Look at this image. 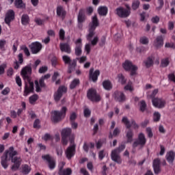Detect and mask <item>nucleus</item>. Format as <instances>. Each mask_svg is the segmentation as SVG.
Returning <instances> with one entry per match:
<instances>
[{
	"mask_svg": "<svg viewBox=\"0 0 175 175\" xmlns=\"http://www.w3.org/2000/svg\"><path fill=\"white\" fill-rule=\"evenodd\" d=\"M17 155V151L14 150V147L11 146L5 152V156L1 157V165L4 169H7L8 167V161H10L12 159V163L14 165L12 167V170L15 172L17 170L18 167H20V165H21V158L13 157Z\"/></svg>",
	"mask_w": 175,
	"mask_h": 175,
	"instance_id": "nucleus-1",
	"label": "nucleus"
},
{
	"mask_svg": "<svg viewBox=\"0 0 175 175\" xmlns=\"http://www.w3.org/2000/svg\"><path fill=\"white\" fill-rule=\"evenodd\" d=\"M21 75L23 80H27L28 81V83L25 84L24 91V96H28L29 94L33 92V82H31V80L29 79L31 75H32V68H31V66H26L24 67L21 72Z\"/></svg>",
	"mask_w": 175,
	"mask_h": 175,
	"instance_id": "nucleus-2",
	"label": "nucleus"
},
{
	"mask_svg": "<svg viewBox=\"0 0 175 175\" xmlns=\"http://www.w3.org/2000/svg\"><path fill=\"white\" fill-rule=\"evenodd\" d=\"M62 135V142L64 146L68 144V140L69 139L71 144L75 143V135H72V129L65 128L63 129L61 133Z\"/></svg>",
	"mask_w": 175,
	"mask_h": 175,
	"instance_id": "nucleus-3",
	"label": "nucleus"
},
{
	"mask_svg": "<svg viewBox=\"0 0 175 175\" xmlns=\"http://www.w3.org/2000/svg\"><path fill=\"white\" fill-rule=\"evenodd\" d=\"M125 144H122L118 148H116L111 151V159L118 165H121L122 163V159H121V156H120V153L122 152V151L125 150Z\"/></svg>",
	"mask_w": 175,
	"mask_h": 175,
	"instance_id": "nucleus-4",
	"label": "nucleus"
},
{
	"mask_svg": "<svg viewBox=\"0 0 175 175\" xmlns=\"http://www.w3.org/2000/svg\"><path fill=\"white\" fill-rule=\"evenodd\" d=\"M66 111L68 108L62 107L61 111H54L52 112V121L53 122H59L63 118L66 117Z\"/></svg>",
	"mask_w": 175,
	"mask_h": 175,
	"instance_id": "nucleus-5",
	"label": "nucleus"
},
{
	"mask_svg": "<svg viewBox=\"0 0 175 175\" xmlns=\"http://www.w3.org/2000/svg\"><path fill=\"white\" fill-rule=\"evenodd\" d=\"M122 122L126 125V128L129 129L126 134V137L127 138L126 143H131L133 142V131L131 129V127L132 126V125H131V122H129V120H128V118L126 117H123Z\"/></svg>",
	"mask_w": 175,
	"mask_h": 175,
	"instance_id": "nucleus-6",
	"label": "nucleus"
},
{
	"mask_svg": "<svg viewBox=\"0 0 175 175\" xmlns=\"http://www.w3.org/2000/svg\"><path fill=\"white\" fill-rule=\"evenodd\" d=\"M97 27H99V20H98V16L95 15L92 17V25L89 27V33L88 34V40H91V38L95 36V30Z\"/></svg>",
	"mask_w": 175,
	"mask_h": 175,
	"instance_id": "nucleus-7",
	"label": "nucleus"
},
{
	"mask_svg": "<svg viewBox=\"0 0 175 175\" xmlns=\"http://www.w3.org/2000/svg\"><path fill=\"white\" fill-rule=\"evenodd\" d=\"M123 68L124 70L126 72H130L131 71V76H135L136 75V71L137 70V66L133 65L132 62L129 60H126L123 64H122Z\"/></svg>",
	"mask_w": 175,
	"mask_h": 175,
	"instance_id": "nucleus-8",
	"label": "nucleus"
},
{
	"mask_svg": "<svg viewBox=\"0 0 175 175\" xmlns=\"http://www.w3.org/2000/svg\"><path fill=\"white\" fill-rule=\"evenodd\" d=\"M147 143L146 135L143 133H140L138 135L137 139L133 143V148H136L138 146H140L141 148H143Z\"/></svg>",
	"mask_w": 175,
	"mask_h": 175,
	"instance_id": "nucleus-9",
	"label": "nucleus"
},
{
	"mask_svg": "<svg viewBox=\"0 0 175 175\" xmlns=\"http://www.w3.org/2000/svg\"><path fill=\"white\" fill-rule=\"evenodd\" d=\"M87 96L91 102H100V96L98 94L95 89H89L87 93Z\"/></svg>",
	"mask_w": 175,
	"mask_h": 175,
	"instance_id": "nucleus-10",
	"label": "nucleus"
},
{
	"mask_svg": "<svg viewBox=\"0 0 175 175\" xmlns=\"http://www.w3.org/2000/svg\"><path fill=\"white\" fill-rule=\"evenodd\" d=\"M44 161L50 170H54L55 169V166H57V161L54 157L50 154H45Z\"/></svg>",
	"mask_w": 175,
	"mask_h": 175,
	"instance_id": "nucleus-11",
	"label": "nucleus"
},
{
	"mask_svg": "<svg viewBox=\"0 0 175 175\" xmlns=\"http://www.w3.org/2000/svg\"><path fill=\"white\" fill-rule=\"evenodd\" d=\"M68 92V88L64 85L59 86L57 91L54 94V100L55 102H59L61 98H62V95L64 94H66Z\"/></svg>",
	"mask_w": 175,
	"mask_h": 175,
	"instance_id": "nucleus-12",
	"label": "nucleus"
},
{
	"mask_svg": "<svg viewBox=\"0 0 175 175\" xmlns=\"http://www.w3.org/2000/svg\"><path fill=\"white\" fill-rule=\"evenodd\" d=\"M112 96L116 102H119L120 103H122V102H125V100H126L125 94L121 91H115Z\"/></svg>",
	"mask_w": 175,
	"mask_h": 175,
	"instance_id": "nucleus-13",
	"label": "nucleus"
},
{
	"mask_svg": "<svg viewBox=\"0 0 175 175\" xmlns=\"http://www.w3.org/2000/svg\"><path fill=\"white\" fill-rule=\"evenodd\" d=\"M116 14L121 18H126L131 15V10L122 7L116 8Z\"/></svg>",
	"mask_w": 175,
	"mask_h": 175,
	"instance_id": "nucleus-14",
	"label": "nucleus"
},
{
	"mask_svg": "<svg viewBox=\"0 0 175 175\" xmlns=\"http://www.w3.org/2000/svg\"><path fill=\"white\" fill-rule=\"evenodd\" d=\"M83 40L81 38H79L75 41V55L77 57H80L81 54L83 53Z\"/></svg>",
	"mask_w": 175,
	"mask_h": 175,
	"instance_id": "nucleus-15",
	"label": "nucleus"
},
{
	"mask_svg": "<svg viewBox=\"0 0 175 175\" xmlns=\"http://www.w3.org/2000/svg\"><path fill=\"white\" fill-rule=\"evenodd\" d=\"M76 154V145H75L74 143L70 146L68 147V148L66 150V157L68 159H72L73 157H75V154Z\"/></svg>",
	"mask_w": 175,
	"mask_h": 175,
	"instance_id": "nucleus-16",
	"label": "nucleus"
},
{
	"mask_svg": "<svg viewBox=\"0 0 175 175\" xmlns=\"http://www.w3.org/2000/svg\"><path fill=\"white\" fill-rule=\"evenodd\" d=\"M94 68H91L89 71V77L93 81V83H96L98 81V77H99L100 75V71L99 70H96L94 72Z\"/></svg>",
	"mask_w": 175,
	"mask_h": 175,
	"instance_id": "nucleus-17",
	"label": "nucleus"
},
{
	"mask_svg": "<svg viewBox=\"0 0 175 175\" xmlns=\"http://www.w3.org/2000/svg\"><path fill=\"white\" fill-rule=\"evenodd\" d=\"M66 10L62 5H58L56 8V14L57 17H59L62 20H65L67 14Z\"/></svg>",
	"mask_w": 175,
	"mask_h": 175,
	"instance_id": "nucleus-18",
	"label": "nucleus"
},
{
	"mask_svg": "<svg viewBox=\"0 0 175 175\" xmlns=\"http://www.w3.org/2000/svg\"><path fill=\"white\" fill-rule=\"evenodd\" d=\"M152 103L154 107H158V109H163L165 105H166V101L162 98H153L152 100Z\"/></svg>",
	"mask_w": 175,
	"mask_h": 175,
	"instance_id": "nucleus-19",
	"label": "nucleus"
},
{
	"mask_svg": "<svg viewBox=\"0 0 175 175\" xmlns=\"http://www.w3.org/2000/svg\"><path fill=\"white\" fill-rule=\"evenodd\" d=\"M154 174H159L161 173V159L159 158L154 159L152 163Z\"/></svg>",
	"mask_w": 175,
	"mask_h": 175,
	"instance_id": "nucleus-20",
	"label": "nucleus"
},
{
	"mask_svg": "<svg viewBox=\"0 0 175 175\" xmlns=\"http://www.w3.org/2000/svg\"><path fill=\"white\" fill-rule=\"evenodd\" d=\"M13 20H14V11L13 10H9L5 14V24L10 25V22L13 21Z\"/></svg>",
	"mask_w": 175,
	"mask_h": 175,
	"instance_id": "nucleus-21",
	"label": "nucleus"
},
{
	"mask_svg": "<svg viewBox=\"0 0 175 175\" xmlns=\"http://www.w3.org/2000/svg\"><path fill=\"white\" fill-rule=\"evenodd\" d=\"M30 49L32 54H38L42 50V44L38 42H33L30 46Z\"/></svg>",
	"mask_w": 175,
	"mask_h": 175,
	"instance_id": "nucleus-22",
	"label": "nucleus"
},
{
	"mask_svg": "<svg viewBox=\"0 0 175 175\" xmlns=\"http://www.w3.org/2000/svg\"><path fill=\"white\" fill-rule=\"evenodd\" d=\"M163 36H158L154 41V46L157 49H161L163 46Z\"/></svg>",
	"mask_w": 175,
	"mask_h": 175,
	"instance_id": "nucleus-23",
	"label": "nucleus"
},
{
	"mask_svg": "<svg viewBox=\"0 0 175 175\" xmlns=\"http://www.w3.org/2000/svg\"><path fill=\"white\" fill-rule=\"evenodd\" d=\"M60 50L62 53H66L67 54H70L72 53L70 45L68 43H61Z\"/></svg>",
	"mask_w": 175,
	"mask_h": 175,
	"instance_id": "nucleus-24",
	"label": "nucleus"
},
{
	"mask_svg": "<svg viewBox=\"0 0 175 175\" xmlns=\"http://www.w3.org/2000/svg\"><path fill=\"white\" fill-rule=\"evenodd\" d=\"M174 152L173 150H170L167 152L165 155V159L168 162V163H173L174 162Z\"/></svg>",
	"mask_w": 175,
	"mask_h": 175,
	"instance_id": "nucleus-25",
	"label": "nucleus"
},
{
	"mask_svg": "<svg viewBox=\"0 0 175 175\" xmlns=\"http://www.w3.org/2000/svg\"><path fill=\"white\" fill-rule=\"evenodd\" d=\"M103 87L104 90H106V91H111V90H113V84L110 80L103 81Z\"/></svg>",
	"mask_w": 175,
	"mask_h": 175,
	"instance_id": "nucleus-26",
	"label": "nucleus"
},
{
	"mask_svg": "<svg viewBox=\"0 0 175 175\" xmlns=\"http://www.w3.org/2000/svg\"><path fill=\"white\" fill-rule=\"evenodd\" d=\"M78 23H84L85 21V14L83 9H80L77 17Z\"/></svg>",
	"mask_w": 175,
	"mask_h": 175,
	"instance_id": "nucleus-27",
	"label": "nucleus"
},
{
	"mask_svg": "<svg viewBox=\"0 0 175 175\" xmlns=\"http://www.w3.org/2000/svg\"><path fill=\"white\" fill-rule=\"evenodd\" d=\"M59 175H70L72 174V169L70 168H67L66 170H64V166H62L59 167Z\"/></svg>",
	"mask_w": 175,
	"mask_h": 175,
	"instance_id": "nucleus-28",
	"label": "nucleus"
},
{
	"mask_svg": "<svg viewBox=\"0 0 175 175\" xmlns=\"http://www.w3.org/2000/svg\"><path fill=\"white\" fill-rule=\"evenodd\" d=\"M109 10L106 6H100L98 8V13L100 16H107Z\"/></svg>",
	"mask_w": 175,
	"mask_h": 175,
	"instance_id": "nucleus-29",
	"label": "nucleus"
},
{
	"mask_svg": "<svg viewBox=\"0 0 175 175\" xmlns=\"http://www.w3.org/2000/svg\"><path fill=\"white\" fill-rule=\"evenodd\" d=\"M79 85H80V79H75L70 84V90H75Z\"/></svg>",
	"mask_w": 175,
	"mask_h": 175,
	"instance_id": "nucleus-30",
	"label": "nucleus"
},
{
	"mask_svg": "<svg viewBox=\"0 0 175 175\" xmlns=\"http://www.w3.org/2000/svg\"><path fill=\"white\" fill-rule=\"evenodd\" d=\"M145 66L146 68H151L152 65H154V60L152 59V57H148L144 62Z\"/></svg>",
	"mask_w": 175,
	"mask_h": 175,
	"instance_id": "nucleus-31",
	"label": "nucleus"
},
{
	"mask_svg": "<svg viewBox=\"0 0 175 175\" xmlns=\"http://www.w3.org/2000/svg\"><path fill=\"white\" fill-rule=\"evenodd\" d=\"M21 23L23 25H28L29 24V16L26 14L22 15Z\"/></svg>",
	"mask_w": 175,
	"mask_h": 175,
	"instance_id": "nucleus-32",
	"label": "nucleus"
},
{
	"mask_svg": "<svg viewBox=\"0 0 175 175\" xmlns=\"http://www.w3.org/2000/svg\"><path fill=\"white\" fill-rule=\"evenodd\" d=\"M88 35L86 36V39L88 42H91L92 46H96V44H98V42H99V38L98 36L94 37L93 40V37H92L90 40H88Z\"/></svg>",
	"mask_w": 175,
	"mask_h": 175,
	"instance_id": "nucleus-33",
	"label": "nucleus"
},
{
	"mask_svg": "<svg viewBox=\"0 0 175 175\" xmlns=\"http://www.w3.org/2000/svg\"><path fill=\"white\" fill-rule=\"evenodd\" d=\"M146 109H147V103H146L145 100H142L139 102V110L142 113H144Z\"/></svg>",
	"mask_w": 175,
	"mask_h": 175,
	"instance_id": "nucleus-34",
	"label": "nucleus"
},
{
	"mask_svg": "<svg viewBox=\"0 0 175 175\" xmlns=\"http://www.w3.org/2000/svg\"><path fill=\"white\" fill-rule=\"evenodd\" d=\"M118 78L119 83H120L122 85L126 83V79H125V77H124L122 74H118Z\"/></svg>",
	"mask_w": 175,
	"mask_h": 175,
	"instance_id": "nucleus-35",
	"label": "nucleus"
},
{
	"mask_svg": "<svg viewBox=\"0 0 175 175\" xmlns=\"http://www.w3.org/2000/svg\"><path fill=\"white\" fill-rule=\"evenodd\" d=\"M51 62L52 66H53L54 68H55V66H57V65H59V62L58 60V57H57L55 56H53L51 58Z\"/></svg>",
	"mask_w": 175,
	"mask_h": 175,
	"instance_id": "nucleus-36",
	"label": "nucleus"
},
{
	"mask_svg": "<svg viewBox=\"0 0 175 175\" xmlns=\"http://www.w3.org/2000/svg\"><path fill=\"white\" fill-rule=\"evenodd\" d=\"M169 64H170V60H169V57H165L161 59V66L163 68H166L169 66Z\"/></svg>",
	"mask_w": 175,
	"mask_h": 175,
	"instance_id": "nucleus-37",
	"label": "nucleus"
},
{
	"mask_svg": "<svg viewBox=\"0 0 175 175\" xmlns=\"http://www.w3.org/2000/svg\"><path fill=\"white\" fill-rule=\"evenodd\" d=\"M31 172V167L27 165H24L22 166V172L23 174H28Z\"/></svg>",
	"mask_w": 175,
	"mask_h": 175,
	"instance_id": "nucleus-38",
	"label": "nucleus"
},
{
	"mask_svg": "<svg viewBox=\"0 0 175 175\" xmlns=\"http://www.w3.org/2000/svg\"><path fill=\"white\" fill-rule=\"evenodd\" d=\"M139 6H140V1H139V0H135L133 1V3H132L133 10H137Z\"/></svg>",
	"mask_w": 175,
	"mask_h": 175,
	"instance_id": "nucleus-39",
	"label": "nucleus"
},
{
	"mask_svg": "<svg viewBox=\"0 0 175 175\" xmlns=\"http://www.w3.org/2000/svg\"><path fill=\"white\" fill-rule=\"evenodd\" d=\"M160 120H161V113H159V112H154L153 114L154 122H159Z\"/></svg>",
	"mask_w": 175,
	"mask_h": 175,
	"instance_id": "nucleus-40",
	"label": "nucleus"
},
{
	"mask_svg": "<svg viewBox=\"0 0 175 175\" xmlns=\"http://www.w3.org/2000/svg\"><path fill=\"white\" fill-rule=\"evenodd\" d=\"M62 59H63L64 64H66V65H69V64H70L72 62V59L68 55L62 56Z\"/></svg>",
	"mask_w": 175,
	"mask_h": 175,
	"instance_id": "nucleus-41",
	"label": "nucleus"
},
{
	"mask_svg": "<svg viewBox=\"0 0 175 175\" xmlns=\"http://www.w3.org/2000/svg\"><path fill=\"white\" fill-rule=\"evenodd\" d=\"M21 50H23V53H25V55L27 57H29L31 55V53H29V49H28V47L23 45L21 47Z\"/></svg>",
	"mask_w": 175,
	"mask_h": 175,
	"instance_id": "nucleus-42",
	"label": "nucleus"
},
{
	"mask_svg": "<svg viewBox=\"0 0 175 175\" xmlns=\"http://www.w3.org/2000/svg\"><path fill=\"white\" fill-rule=\"evenodd\" d=\"M15 6L18 8H24V3H23V0H15Z\"/></svg>",
	"mask_w": 175,
	"mask_h": 175,
	"instance_id": "nucleus-43",
	"label": "nucleus"
},
{
	"mask_svg": "<svg viewBox=\"0 0 175 175\" xmlns=\"http://www.w3.org/2000/svg\"><path fill=\"white\" fill-rule=\"evenodd\" d=\"M37 100H38V95L36 94H34L29 97V103H31V105H33V103H35V102H36Z\"/></svg>",
	"mask_w": 175,
	"mask_h": 175,
	"instance_id": "nucleus-44",
	"label": "nucleus"
},
{
	"mask_svg": "<svg viewBox=\"0 0 175 175\" xmlns=\"http://www.w3.org/2000/svg\"><path fill=\"white\" fill-rule=\"evenodd\" d=\"M146 133L150 139L154 136V134L152 133V129L150 127L146 128Z\"/></svg>",
	"mask_w": 175,
	"mask_h": 175,
	"instance_id": "nucleus-45",
	"label": "nucleus"
},
{
	"mask_svg": "<svg viewBox=\"0 0 175 175\" xmlns=\"http://www.w3.org/2000/svg\"><path fill=\"white\" fill-rule=\"evenodd\" d=\"M139 42L142 43V44H148V38H147L146 36L142 37Z\"/></svg>",
	"mask_w": 175,
	"mask_h": 175,
	"instance_id": "nucleus-46",
	"label": "nucleus"
},
{
	"mask_svg": "<svg viewBox=\"0 0 175 175\" xmlns=\"http://www.w3.org/2000/svg\"><path fill=\"white\" fill-rule=\"evenodd\" d=\"M76 118H77V114H76L75 112H72L70 115V122L76 121Z\"/></svg>",
	"mask_w": 175,
	"mask_h": 175,
	"instance_id": "nucleus-47",
	"label": "nucleus"
},
{
	"mask_svg": "<svg viewBox=\"0 0 175 175\" xmlns=\"http://www.w3.org/2000/svg\"><path fill=\"white\" fill-rule=\"evenodd\" d=\"M105 43H106V37H105L103 36L101 37L98 44H99L100 47H103V46H105Z\"/></svg>",
	"mask_w": 175,
	"mask_h": 175,
	"instance_id": "nucleus-48",
	"label": "nucleus"
},
{
	"mask_svg": "<svg viewBox=\"0 0 175 175\" xmlns=\"http://www.w3.org/2000/svg\"><path fill=\"white\" fill-rule=\"evenodd\" d=\"M165 47H166L167 49H173L174 50L175 44H174V42H166Z\"/></svg>",
	"mask_w": 175,
	"mask_h": 175,
	"instance_id": "nucleus-49",
	"label": "nucleus"
},
{
	"mask_svg": "<svg viewBox=\"0 0 175 175\" xmlns=\"http://www.w3.org/2000/svg\"><path fill=\"white\" fill-rule=\"evenodd\" d=\"M6 64L3 63L0 65V75H3L5 73V69H6Z\"/></svg>",
	"mask_w": 175,
	"mask_h": 175,
	"instance_id": "nucleus-50",
	"label": "nucleus"
},
{
	"mask_svg": "<svg viewBox=\"0 0 175 175\" xmlns=\"http://www.w3.org/2000/svg\"><path fill=\"white\" fill-rule=\"evenodd\" d=\"M69 66L71 68H76V66L77 65V59H74L72 61L71 60L70 64H68Z\"/></svg>",
	"mask_w": 175,
	"mask_h": 175,
	"instance_id": "nucleus-51",
	"label": "nucleus"
},
{
	"mask_svg": "<svg viewBox=\"0 0 175 175\" xmlns=\"http://www.w3.org/2000/svg\"><path fill=\"white\" fill-rule=\"evenodd\" d=\"M59 35L61 40H64V39H65V30H64L63 29H61L59 30Z\"/></svg>",
	"mask_w": 175,
	"mask_h": 175,
	"instance_id": "nucleus-52",
	"label": "nucleus"
},
{
	"mask_svg": "<svg viewBox=\"0 0 175 175\" xmlns=\"http://www.w3.org/2000/svg\"><path fill=\"white\" fill-rule=\"evenodd\" d=\"M125 91H130L132 92L133 91V87H132V84L128 83L126 86H124Z\"/></svg>",
	"mask_w": 175,
	"mask_h": 175,
	"instance_id": "nucleus-53",
	"label": "nucleus"
},
{
	"mask_svg": "<svg viewBox=\"0 0 175 175\" xmlns=\"http://www.w3.org/2000/svg\"><path fill=\"white\" fill-rule=\"evenodd\" d=\"M105 157H106V154H105V150H100L98 152V159H100V161H103Z\"/></svg>",
	"mask_w": 175,
	"mask_h": 175,
	"instance_id": "nucleus-54",
	"label": "nucleus"
},
{
	"mask_svg": "<svg viewBox=\"0 0 175 175\" xmlns=\"http://www.w3.org/2000/svg\"><path fill=\"white\" fill-rule=\"evenodd\" d=\"M168 80L170 81H172V83H175V75L174 73H170L167 76Z\"/></svg>",
	"mask_w": 175,
	"mask_h": 175,
	"instance_id": "nucleus-55",
	"label": "nucleus"
},
{
	"mask_svg": "<svg viewBox=\"0 0 175 175\" xmlns=\"http://www.w3.org/2000/svg\"><path fill=\"white\" fill-rule=\"evenodd\" d=\"M159 16H155L152 18L151 21L153 24H158V23H159Z\"/></svg>",
	"mask_w": 175,
	"mask_h": 175,
	"instance_id": "nucleus-56",
	"label": "nucleus"
},
{
	"mask_svg": "<svg viewBox=\"0 0 175 175\" xmlns=\"http://www.w3.org/2000/svg\"><path fill=\"white\" fill-rule=\"evenodd\" d=\"M33 128L38 129L40 128V120L38 119L36 120L33 122Z\"/></svg>",
	"mask_w": 175,
	"mask_h": 175,
	"instance_id": "nucleus-57",
	"label": "nucleus"
},
{
	"mask_svg": "<svg viewBox=\"0 0 175 175\" xmlns=\"http://www.w3.org/2000/svg\"><path fill=\"white\" fill-rule=\"evenodd\" d=\"M157 94H158V89H155L152 91V94L150 95V98H151L152 100L155 99Z\"/></svg>",
	"mask_w": 175,
	"mask_h": 175,
	"instance_id": "nucleus-58",
	"label": "nucleus"
},
{
	"mask_svg": "<svg viewBox=\"0 0 175 175\" xmlns=\"http://www.w3.org/2000/svg\"><path fill=\"white\" fill-rule=\"evenodd\" d=\"M77 59L79 61V64H84L87 61V56H82L80 58L77 57Z\"/></svg>",
	"mask_w": 175,
	"mask_h": 175,
	"instance_id": "nucleus-59",
	"label": "nucleus"
},
{
	"mask_svg": "<svg viewBox=\"0 0 175 175\" xmlns=\"http://www.w3.org/2000/svg\"><path fill=\"white\" fill-rule=\"evenodd\" d=\"M6 44V40H0V49L1 50H5V45Z\"/></svg>",
	"mask_w": 175,
	"mask_h": 175,
	"instance_id": "nucleus-60",
	"label": "nucleus"
},
{
	"mask_svg": "<svg viewBox=\"0 0 175 175\" xmlns=\"http://www.w3.org/2000/svg\"><path fill=\"white\" fill-rule=\"evenodd\" d=\"M158 3H159V6L157 8V10H161V9H162V8H163V5H165V3L163 2V0H158Z\"/></svg>",
	"mask_w": 175,
	"mask_h": 175,
	"instance_id": "nucleus-61",
	"label": "nucleus"
},
{
	"mask_svg": "<svg viewBox=\"0 0 175 175\" xmlns=\"http://www.w3.org/2000/svg\"><path fill=\"white\" fill-rule=\"evenodd\" d=\"M16 83L18 85V87H21V85H23V82L21 81V78H20V77L16 76Z\"/></svg>",
	"mask_w": 175,
	"mask_h": 175,
	"instance_id": "nucleus-62",
	"label": "nucleus"
},
{
	"mask_svg": "<svg viewBox=\"0 0 175 175\" xmlns=\"http://www.w3.org/2000/svg\"><path fill=\"white\" fill-rule=\"evenodd\" d=\"M58 77H59V73L58 72H55L52 76V81H56Z\"/></svg>",
	"mask_w": 175,
	"mask_h": 175,
	"instance_id": "nucleus-63",
	"label": "nucleus"
},
{
	"mask_svg": "<svg viewBox=\"0 0 175 175\" xmlns=\"http://www.w3.org/2000/svg\"><path fill=\"white\" fill-rule=\"evenodd\" d=\"M47 140H53V137L49 133L44 135V141L47 142Z\"/></svg>",
	"mask_w": 175,
	"mask_h": 175,
	"instance_id": "nucleus-64",
	"label": "nucleus"
}]
</instances>
